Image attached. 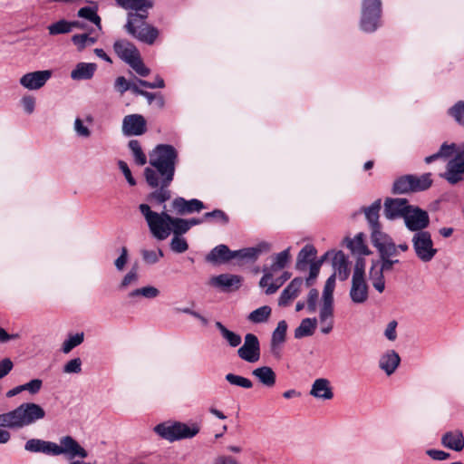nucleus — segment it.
Masks as SVG:
<instances>
[{
	"label": "nucleus",
	"mask_w": 464,
	"mask_h": 464,
	"mask_svg": "<svg viewBox=\"0 0 464 464\" xmlns=\"http://www.w3.org/2000/svg\"><path fill=\"white\" fill-rule=\"evenodd\" d=\"M178 151L169 144H159L150 153V167L145 168L144 177L151 188H155L147 196V200L162 204L171 198L169 189L173 181Z\"/></svg>",
	"instance_id": "f257e3e1"
},
{
	"label": "nucleus",
	"mask_w": 464,
	"mask_h": 464,
	"mask_svg": "<svg viewBox=\"0 0 464 464\" xmlns=\"http://www.w3.org/2000/svg\"><path fill=\"white\" fill-rule=\"evenodd\" d=\"M164 206L160 213L151 210L148 204L142 203L139 209L144 217L152 236L158 240L166 239L172 232L174 236H180L188 232V226L186 219L172 218L169 215Z\"/></svg>",
	"instance_id": "f03ea898"
},
{
	"label": "nucleus",
	"mask_w": 464,
	"mask_h": 464,
	"mask_svg": "<svg viewBox=\"0 0 464 464\" xmlns=\"http://www.w3.org/2000/svg\"><path fill=\"white\" fill-rule=\"evenodd\" d=\"M45 416L44 410L36 403H23L14 410L0 414V427L20 429L29 426Z\"/></svg>",
	"instance_id": "7ed1b4c3"
},
{
	"label": "nucleus",
	"mask_w": 464,
	"mask_h": 464,
	"mask_svg": "<svg viewBox=\"0 0 464 464\" xmlns=\"http://www.w3.org/2000/svg\"><path fill=\"white\" fill-rule=\"evenodd\" d=\"M154 431L162 439L170 442L190 439L199 432L198 424L188 425L179 421H167L154 427Z\"/></svg>",
	"instance_id": "20e7f679"
},
{
	"label": "nucleus",
	"mask_w": 464,
	"mask_h": 464,
	"mask_svg": "<svg viewBox=\"0 0 464 464\" xmlns=\"http://www.w3.org/2000/svg\"><path fill=\"white\" fill-rule=\"evenodd\" d=\"M147 14H128L127 24L125 25L129 34L138 40L152 44L159 35V31L154 26L148 24L145 20Z\"/></svg>",
	"instance_id": "39448f33"
},
{
	"label": "nucleus",
	"mask_w": 464,
	"mask_h": 464,
	"mask_svg": "<svg viewBox=\"0 0 464 464\" xmlns=\"http://www.w3.org/2000/svg\"><path fill=\"white\" fill-rule=\"evenodd\" d=\"M382 1L362 0L360 28L365 33H373L381 26Z\"/></svg>",
	"instance_id": "423d86ee"
},
{
	"label": "nucleus",
	"mask_w": 464,
	"mask_h": 464,
	"mask_svg": "<svg viewBox=\"0 0 464 464\" xmlns=\"http://www.w3.org/2000/svg\"><path fill=\"white\" fill-rule=\"evenodd\" d=\"M411 245L416 257L422 263L430 262L438 253L429 231L414 233L411 237Z\"/></svg>",
	"instance_id": "0eeeda50"
},
{
	"label": "nucleus",
	"mask_w": 464,
	"mask_h": 464,
	"mask_svg": "<svg viewBox=\"0 0 464 464\" xmlns=\"http://www.w3.org/2000/svg\"><path fill=\"white\" fill-rule=\"evenodd\" d=\"M403 220L407 229L414 233L427 231L426 228L430 225L428 212L415 206L410 207Z\"/></svg>",
	"instance_id": "6e6552de"
},
{
	"label": "nucleus",
	"mask_w": 464,
	"mask_h": 464,
	"mask_svg": "<svg viewBox=\"0 0 464 464\" xmlns=\"http://www.w3.org/2000/svg\"><path fill=\"white\" fill-rule=\"evenodd\" d=\"M64 455L72 460L75 458L85 459L88 452L71 436H64L60 439V444L55 443L54 456Z\"/></svg>",
	"instance_id": "1a4fd4ad"
},
{
	"label": "nucleus",
	"mask_w": 464,
	"mask_h": 464,
	"mask_svg": "<svg viewBox=\"0 0 464 464\" xmlns=\"http://www.w3.org/2000/svg\"><path fill=\"white\" fill-rule=\"evenodd\" d=\"M441 177L451 185L464 179V149L447 163L446 171Z\"/></svg>",
	"instance_id": "9d476101"
},
{
	"label": "nucleus",
	"mask_w": 464,
	"mask_h": 464,
	"mask_svg": "<svg viewBox=\"0 0 464 464\" xmlns=\"http://www.w3.org/2000/svg\"><path fill=\"white\" fill-rule=\"evenodd\" d=\"M373 246L378 250L381 258L393 257L398 254V247L392 239L384 232L377 231L371 235Z\"/></svg>",
	"instance_id": "9b49d317"
},
{
	"label": "nucleus",
	"mask_w": 464,
	"mask_h": 464,
	"mask_svg": "<svg viewBox=\"0 0 464 464\" xmlns=\"http://www.w3.org/2000/svg\"><path fill=\"white\" fill-rule=\"evenodd\" d=\"M237 355L247 362H256L260 358V343L253 334L245 335L244 343L237 350Z\"/></svg>",
	"instance_id": "f8f14e48"
},
{
	"label": "nucleus",
	"mask_w": 464,
	"mask_h": 464,
	"mask_svg": "<svg viewBox=\"0 0 464 464\" xmlns=\"http://www.w3.org/2000/svg\"><path fill=\"white\" fill-rule=\"evenodd\" d=\"M53 72L51 70L34 71L24 74L19 83L27 90L36 91L45 85L51 79Z\"/></svg>",
	"instance_id": "ddd939ff"
},
{
	"label": "nucleus",
	"mask_w": 464,
	"mask_h": 464,
	"mask_svg": "<svg viewBox=\"0 0 464 464\" xmlns=\"http://www.w3.org/2000/svg\"><path fill=\"white\" fill-rule=\"evenodd\" d=\"M147 131V122L140 114H130L123 118L122 133L125 136H140Z\"/></svg>",
	"instance_id": "4468645a"
},
{
	"label": "nucleus",
	"mask_w": 464,
	"mask_h": 464,
	"mask_svg": "<svg viewBox=\"0 0 464 464\" xmlns=\"http://www.w3.org/2000/svg\"><path fill=\"white\" fill-rule=\"evenodd\" d=\"M411 205L405 198H386L384 202V216L389 220H394L400 218H404L406 212Z\"/></svg>",
	"instance_id": "2eb2a0df"
},
{
	"label": "nucleus",
	"mask_w": 464,
	"mask_h": 464,
	"mask_svg": "<svg viewBox=\"0 0 464 464\" xmlns=\"http://www.w3.org/2000/svg\"><path fill=\"white\" fill-rule=\"evenodd\" d=\"M242 282V277L237 275L221 274L210 279V285L225 292L237 290Z\"/></svg>",
	"instance_id": "dca6fc26"
},
{
	"label": "nucleus",
	"mask_w": 464,
	"mask_h": 464,
	"mask_svg": "<svg viewBox=\"0 0 464 464\" xmlns=\"http://www.w3.org/2000/svg\"><path fill=\"white\" fill-rule=\"evenodd\" d=\"M263 272L264 275L260 279L259 285L263 288L266 287L265 291L266 295L275 294L278 288L291 277V274L289 272H284L279 278L272 282L273 273L269 271L268 268H264Z\"/></svg>",
	"instance_id": "f3484780"
},
{
	"label": "nucleus",
	"mask_w": 464,
	"mask_h": 464,
	"mask_svg": "<svg viewBox=\"0 0 464 464\" xmlns=\"http://www.w3.org/2000/svg\"><path fill=\"white\" fill-rule=\"evenodd\" d=\"M368 289L365 278H352L349 295L353 303L356 304L365 303L369 297Z\"/></svg>",
	"instance_id": "a211bd4d"
},
{
	"label": "nucleus",
	"mask_w": 464,
	"mask_h": 464,
	"mask_svg": "<svg viewBox=\"0 0 464 464\" xmlns=\"http://www.w3.org/2000/svg\"><path fill=\"white\" fill-rule=\"evenodd\" d=\"M173 208L180 215L199 212L205 208L202 201L197 198L187 200L184 198H176L172 202Z\"/></svg>",
	"instance_id": "6ab92c4d"
},
{
	"label": "nucleus",
	"mask_w": 464,
	"mask_h": 464,
	"mask_svg": "<svg viewBox=\"0 0 464 464\" xmlns=\"http://www.w3.org/2000/svg\"><path fill=\"white\" fill-rule=\"evenodd\" d=\"M309 393L314 398L319 400L327 401L334 398L331 382L326 378H318L314 380Z\"/></svg>",
	"instance_id": "aec40b11"
},
{
	"label": "nucleus",
	"mask_w": 464,
	"mask_h": 464,
	"mask_svg": "<svg viewBox=\"0 0 464 464\" xmlns=\"http://www.w3.org/2000/svg\"><path fill=\"white\" fill-rule=\"evenodd\" d=\"M119 6L125 10L135 11V13H129L128 14H141L148 15V12L154 5L153 0H114Z\"/></svg>",
	"instance_id": "412c9836"
},
{
	"label": "nucleus",
	"mask_w": 464,
	"mask_h": 464,
	"mask_svg": "<svg viewBox=\"0 0 464 464\" xmlns=\"http://www.w3.org/2000/svg\"><path fill=\"white\" fill-rule=\"evenodd\" d=\"M303 285V278H294L281 293L280 297L278 299V304L280 306H286L293 299L296 298L299 295Z\"/></svg>",
	"instance_id": "4be33fe9"
},
{
	"label": "nucleus",
	"mask_w": 464,
	"mask_h": 464,
	"mask_svg": "<svg viewBox=\"0 0 464 464\" xmlns=\"http://www.w3.org/2000/svg\"><path fill=\"white\" fill-rule=\"evenodd\" d=\"M55 442L41 439H30L24 444V450L30 453H43L54 456Z\"/></svg>",
	"instance_id": "5701e85b"
},
{
	"label": "nucleus",
	"mask_w": 464,
	"mask_h": 464,
	"mask_svg": "<svg viewBox=\"0 0 464 464\" xmlns=\"http://www.w3.org/2000/svg\"><path fill=\"white\" fill-rule=\"evenodd\" d=\"M401 357L394 350H388L381 355L379 359V367L388 376L392 375L399 367Z\"/></svg>",
	"instance_id": "b1692460"
},
{
	"label": "nucleus",
	"mask_w": 464,
	"mask_h": 464,
	"mask_svg": "<svg viewBox=\"0 0 464 464\" xmlns=\"http://www.w3.org/2000/svg\"><path fill=\"white\" fill-rule=\"evenodd\" d=\"M113 48L117 55L127 63H130L140 55L138 49L126 40L116 41Z\"/></svg>",
	"instance_id": "393cba45"
},
{
	"label": "nucleus",
	"mask_w": 464,
	"mask_h": 464,
	"mask_svg": "<svg viewBox=\"0 0 464 464\" xmlns=\"http://www.w3.org/2000/svg\"><path fill=\"white\" fill-rule=\"evenodd\" d=\"M286 331L287 324L285 320H282L277 324L276 328L272 334L271 352L277 358L280 357V346L285 341Z\"/></svg>",
	"instance_id": "a878e982"
},
{
	"label": "nucleus",
	"mask_w": 464,
	"mask_h": 464,
	"mask_svg": "<svg viewBox=\"0 0 464 464\" xmlns=\"http://www.w3.org/2000/svg\"><path fill=\"white\" fill-rule=\"evenodd\" d=\"M382 208L381 199L375 200L370 207L364 208L363 212L371 227V235L377 231H382L379 223V212Z\"/></svg>",
	"instance_id": "bb28decb"
},
{
	"label": "nucleus",
	"mask_w": 464,
	"mask_h": 464,
	"mask_svg": "<svg viewBox=\"0 0 464 464\" xmlns=\"http://www.w3.org/2000/svg\"><path fill=\"white\" fill-rule=\"evenodd\" d=\"M441 444L450 450L461 451L464 448V435L459 430L448 431L441 437Z\"/></svg>",
	"instance_id": "cd10ccee"
},
{
	"label": "nucleus",
	"mask_w": 464,
	"mask_h": 464,
	"mask_svg": "<svg viewBox=\"0 0 464 464\" xmlns=\"http://www.w3.org/2000/svg\"><path fill=\"white\" fill-rule=\"evenodd\" d=\"M270 246L266 242H261L253 247L243 248L233 252L235 258L256 260L262 253L268 252Z\"/></svg>",
	"instance_id": "c85d7f7f"
},
{
	"label": "nucleus",
	"mask_w": 464,
	"mask_h": 464,
	"mask_svg": "<svg viewBox=\"0 0 464 464\" xmlns=\"http://www.w3.org/2000/svg\"><path fill=\"white\" fill-rule=\"evenodd\" d=\"M333 267L335 276H337L341 281H344L350 275L348 267V259L343 252L338 251L334 253L333 257Z\"/></svg>",
	"instance_id": "c756f323"
},
{
	"label": "nucleus",
	"mask_w": 464,
	"mask_h": 464,
	"mask_svg": "<svg viewBox=\"0 0 464 464\" xmlns=\"http://www.w3.org/2000/svg\"><path fill=\"white\" fill-rule=\"evenodd\" d=\"M233 252L226 245H218L209 252L206 260L210 263H226L235 258Z\"/></svg>",
	"instance_id": "7c9ffc66"
},
{
	"label": "nucleus",
	"mask_w": 464,
	"mask_h": 464,
	"mask_svg": "<svg viewBox=\"0 0 464 464\" xmlns=\"http://www.w3.org/2000/svg\"><path fill=\"white\" fill-rule=\"evenodd\" d=\"M252 375L256 377L262 385L267 388L274 387L276 382V372L269 366H261L254 369Z\"/></svg>",
	"instance_id": "2f4dec72"
},
{
	"label": "nucleus",
	"mask_w": 464,
	"mask_h": 464,
	"mask_svg": "<svg viewBox=\"0 0 464 464\" xmlns=\"http://www.w3.org/2000/svg\"><path fill=\"white\" fill-rule=\"evenodd\" d=\"M96 69L97 65L93 63H79L71 72V78L75 81L90 80Z\"/></svg>",
	"instance_id": "473e14b6"
},
{
	"label": "nucleus",
	"mask_w": 464,
	"mask_h": 464,
	"mask_svg": "<svg viewBox=\"0 0 464 464\" xmlns=\"http://www.w3.org/2000/svg\"><path fill=\"white\" fill-rule=\"evenodd\" d=\"M92 121L93 118L91 115H87L84 120L79 117L75 118L73 122V130L76 136L82 139H89L92 135L90 125Z\"/></svg>",
	"instance_id": "72a5a7b5"
},
{
	"label": "nucleus",
	"mask_w": 464,
	"mask_h": 464,
	"mask_svg": "<svg viewBox=\"0 0 464 464\" xmlns=\"http://www.w3.org/2000/svg\"><path fill=\"white\" fill-rule=\"evenodd\" d=\"M319 323L321 332L324 334H328L334 328V308L320 306Z\"/></svg>",
	"instance_id": "f704fd0d"
},
{
	"label": "nucleus",
	"mask_w": 464,
	"mask_h": 464,
	"mask_svg": "<svg viewBox=\"0 0 464 464\" xmlns=\"http://www.w3.org/2000/svg\"><path fill=\"white\" fill-rule=\"evenodd\" d=\"M335 274H333L325 282L323 290L321 307L334 308V291L335 288Z\"/></svg>",
	"instance_id": "c9c22d12"
},
{
	"label": "nucleus",
	"mask_w": 464,
	"mask_h": 464,
	"mask_svg": "<svg viewBox=\"0 0 464 464\" xmlns=\"http://www.w3.org/2000/svg\"><path fill=\"white\" fill-rule=\"evenodd\" d=\"M80 26H81L80 22H77V21L69 22V21L62 19L56 23L50 24L47 27V29H48L49 34L57 35V34L70 33V32H72V30L74 27H80Z\"/></svg>",
	"instance_id": "e433bc0d"
},
{
	"label": "nucleus",
	"mask_w": 464,
	"mask_h": 464,
	"mask_svg": "<svg viewBox=\"0 0 464 464\" xmlns=\"http://www.w3.org/2000/svg\"><path fill=\"white\" fill-rule=\"evenodd\" d=\"M215 326L219 331L222 338L231 346V347H237L241 342L242 338L241 336L227 328L221 322L217 321L215 323Z\"/></svg>",
	"instance_id": "4c0bfd02"
},
{
	"label": "nucleus",
	"mask_w": 464,
	"mask_h": 464,
	"mask_svg": "<svg viewBox=\"0 0 464 464\" xmlns=\"http://www.w3.org/2000/svg\"><path fill=\"white\" fill-rule=\"evenodd\" d=\"M346 246L357 255H369L370 251L364 243L363 235L362 233L356 235L354 238H345Z\"/></svg>",
	"instance_id": "58836bf2"
},
{
	"label": "nucleus",
	"mask_w": 464,
	"mask_h": 464,
	"mask_svg": "<svg viewBox=\"0 0 464 464\" xmlns=\"http://www.w3.org/2000/svg\"><path fill=\"white\" fill-rule=\"evenodd\" d=\"M316 255V250L314 246H304L298 254L295 268L299 271H304L311 258Z\"/></svg>",
	"instance_id": "ea45409f"
},
{
	"label": "nucleus",
	"mask_w": 464,
	"mask_h": 464,
	"mask_svg": "<svg viewBox=\"0 0 464 464\" xmlns=\"http://www.w3.org/2000/svg\"><path fill=\"white\" fill-rule=\"evenodd\" d=\"M317 324L316 318L303 319L300 325L295 330V337L300 339L306 336H311Z\"/></svg>",
	"instance_id": "a19ab883"
},
{
	"label": "nucleus",
	"mask_w": 464,
	"mask_h": 464,
	"mask_svg": "<svg viewBox=\"0 0 464 464\" xmlns=\"http://www.w3.org/2000/svg\"><path fill=\"white\" fill-rule=\"evenodd\" d=\"M383 273L384 272H382V270L379 267L377 264H372L369 272V277L372 284V286L379 293H382L385 288Z\"/></svg>",
	"instance_id": "79ce46f5"
},
{
	"label": "nucleus",
	"mask_w": 464,
	"mask_h": 464,
	"mask_svg": "<svg viewBox=\"0 0 464 464\" xmlns=\"http://www.w3.org/2000/svg\"><path fill=\"white\" fill-rule=\"evenodd\" d=\"M272 309L268 305H263L247 315V320L253 324H262L268 321Z\"/></svg>",
	"instance_id": "37998d69"
},
{
	"label": "nucleus",
	"mask_w": 464,
	"mask_h": 464,
	"mask_svg": "<svg viewBox=\"0 0 464 464\" xmlns=\"http://www.w3.org/2000/svg\"><path fill=\"white\" fill-rule=\"evenodd\" d=\"M160 295V290L152 285H147L140 288L134 289L128 294L129 298H136L139 296L153 299Z\"/></svg>",
	"instance_id": "c03bdc74"
},
{
	"label": "nucleus",
	"mask_w": 464,
	"mask_h": 464,
	"mask_svg": "<svg viewBox=\"0 0 464 464\" xmlns=\"http://www.w3.org/2000/svg\"><path fill=\"white\" fill-rule=\"evenodd\" d=\"M412 191H422L429 188L432 184L431 175L425 173L421 176L411 175Z\"/></svg>",
	"instance_id": "a18cd8bd"
},
{
	"label": "nucleus",
	"mask_w": 464,
	"mask_h": 464,
	"mask_svg": "<svg viewBox=\"0 0 464 464\" xmlns=\"http://www.w3.org/2000/svg\"><path fill=\"white\" fill-rule=\"evenodd\" d=\"M128 147L131 151L134 161L138 165L143 166L147 163V157H146L145 153L143 152L139 140H130Z\"/></svg>",
	"instance_id": "49530a36"
},
{
	"label": "nucleus",
	"mask_w": 464,
	"mask_h": 464,
	"mask_svg": "<svg viewBox=\"0 0 464 464\" xmlns=\"http://www.w3.org/2000/svg\"><path fill=\"white\" fill-rule=\"evenodd\" d=\"M290 257V248H286L284 251L276 254L274 257V262L268 270L271 272H276L285 268L288 264Z\"/></svg>",
	"instance_id": "de8ad7c7"
},
{
	"label": "nucleus",
	"mask_w": 464,
	"mask_h": 464,
	"mask_svg": "<svg viewBox=\"0 0 464 464\" xmlns=\"http://www.w3.org/2000/svg\"><path fill=\"white\" fill-rule=\"evenodd\" d=\"M411 175H406L399 178L393 183V192L398 194H404L412 191Z\"/></svg>",
	"instance_id": "09e8293b"
},
{
	"label": "nucleus",
	"mask_w": 464,
	"mask_h": 464,
	"mask_svg": "<svg viewBox=\"0 0 464 464\" xmlns=\"http://www.w3.org/2000/svg\"><path fill=\"white\" fill-rule=\"evenodd\" d=\"M225 380L231 385L240 387L243 389H251L253 382L250 379L235 373H227Z\"/></svg>",
	"instance_id": "8fccbe9b"
},
{
	"label": "nucleus",
	"mask_w": 464,
	"mask_h": 464,
	"mask_svg": "<svg viewBox=\"0 0 464 464\" xmlns=\"http://www.w3.org/2000/svg\"><path fill=\"white\" fill-rule=\"evenodd\" d=\"M78 16L94 24L100 30L102 29L101 17L98 15L96 9L91 6L82 7L78 11Z\"/></svg>",
	"instance_id": "3c124183"
},
{
	"label": "nucleus",
	"mask_w": 464,
	"mask_h": 464,
	"mask_svg": "<svg viewBox=\"0 0 464 464\" xmlns=\"http://www.w3.org/2000/svg\"><path fill=\"white\" fill-rule=\"evenodd\" d=\"M329 252L325 253L324 256L322 257L321 260L316 262H312L310 264L309 267V276L305 279V285L307 287H310L314 283L315 279L317 278L320 271L321 265L324 258H326L329 256Z\"/></svg>",
	"instance_id": "603ef678"
},
{
	"label": "nucleus",
	"mask_w": 464,
	"mask_h": 464,
	"mask_svg": "<svg viewBox=\"0 0 464 464\" xmlns=\"http://www.w3.org/2000/svg\"><path fill=\"white\" fill-rule=\"evenodd\" d=\"M84 339L83 333H78L73 335H70L68 339H66L62 346V351L64 353H70L73 348L80 345Z\"/></svg>",
	"instance_id": "864d4df0"
},
{
	"label": "nucleus",
	"mask_w": 464,
	"mask_h": 464,
	"mask_svg": "<svg viewBox=\"0 0 464 464\" xmlns=\"http://www.w3.org/2000/svg\"><path fill=\"white\" fill-rule=\"evenodd\" d=\"M139 281V274L136 267H132L122 278L119 285L120 290H125L130 285H135Z\"/></svg>",
	"instance_id": "5fc2aeb1"
},
{
	"label": "nucleus",
	"mask_w": 464,
	"mask_h": 464,
	"mask_svg": "<svg viewBox=\"0 0 464 464\" xmlns=\"http://www.w3.org/2000/svg\"><path fill=\"white\" fill-rule=\"evenodd\" d=\"M449 114L462 127H464V101L456 102L449 109Z\"/></svg>",
	"instance_id": "6e6d98bb"
},
{
	"label": "nucleus",
	"mask_w": 464,
	"mask_h": 464,
	"mask_svg": "<svg viewBox=\"0 0 464 464\" xmlns=\"http://www.w3.org/2000/svg\"><path fill=\"white\" fill-rule=\"evenodd\" d=\"M143 261L148 265H154L160 261L163 256V252L160 248L157 250L142 249L140 251Z\"/></svg>",
	"instance_id": "4d7b16f0"
},
{
	"label": "nucleus",
	"mask_w": 464,
	"mask_h": 464,
	"mask_svg": "<svg viewBox=\"0 0 464 464\" xmlns=\"http://www.w3.org/2000/svg\"><path fill=\"white\" fill-rule=\"evenodd\" d=\"M72 43L82 51L87 46L92 45L96 42V38L87 34H75L72 38Z\"/></svg>",
	"instance_id": "13d9d810"
},
{
	"label": "nucleus",
	"mask_w": 464,
	"mask_h": 464,
	"mask_svg": "<svg viewBox=\"0 0 464 464\" xmlns=\"http://www.w3.org/2000/svg\"><path fill=\"white\" fill-rule=\"evenodd\" d=\"M188 245L187 240L180 236H174L170 241V249L178 254L184 253L188 250Z\"/></svg>",
	"instance_id": "bf43d9fd"
},
{
	"label": "nucleus",
	"mask_w": 464,
	"mask_h": 464,
	"mask_svg": "<svg viewBox=\"0 0 464 464\" xmlns=\"http://www.w3.org/2000/svg\"><path fill=\"white\" fill-rule=\"evenodd\" d=\"M82 362L80 358H74L70 361H68L63 365V372L67 374H77L82 372Z\"/></svg>",
	"instance_id": "052dcab7"
},
{
	"label": "nucleus",
	"mask_w": 464,
	"mask_h": 464,
	"mask_svg": "<svg viewBox=\"0 0 464 464\" xmlns=\"http://www.w3.org/2000/svg\"><path fill=\"white\" fill-rule=\"evenodd\" d=\"M139 75L145 77L149 75L150 69L145 66L140 59V56H137L130 63H128Z\"/></svg>",
	"instance_id": "680f3d73"
},
{
	"label": "nucleus",
	"mask_w": 464,
	"mask_h": 464,
	"mask_svg": "<svg viewBox=\"0 0 464 464\" xmlns=\"http://www.w3.org/2000/svg\"><path fill=\"white\" fill-rule=\"evenodd\" d=\"M23 392L26 391L30 394L34 395L40 392L43 387V381L40 379H33L30 382L22 384Z\"/></svg>",
	"instance_id": "e2e57ef3"
},
{
	"label": "nucleus",
	"mask_w": 464,
	"mask_h": 464,
	"mask_svg": "<svg viewBox=\"0 0 464 464\" xmlns=\"http://www.w3.org/2000/svg\"><path fill=\"white\" fill-rule=\"evenodd\" d=\"M319 293L316 289L312 288L307 295V309L310 313H314L317 308Z\"/></svg>",
	"instance_id": "0e129e2a"
},
{
	"label": "nucleus",
	"mask_w": 464,
	"mask_h": 464,
	"mask_svg": "<svg viewBox=\"0 0 464 464\" xmlns=\"http://www.w3.org/2000/svg\"><path fill=\"white\" fill-rule=\"evenodd\" d=\"M24 111L27 114H32L35 108V98L31 95H25L21 99Z\"/></svg>",
	"instance_id": "69168bd1"
},
{
	"label": "nucleus",
	"mask_w": 464,
	"mask_h": 464,
	"mask_svg": "<svg viewBox=\"0 0 464 464\" xmlns=\"http://www.w3.org/2000/svg\"><path fill=\"white\" fill-rule=\"evenodd\" d=\"M128 250L125 246L121 247L120 256L114 261V266L118 271H122L128 262Z\"/></svg>",
	"instance_id": "338daca9"
},
{
	"label": "nucleus",
	"mask_w": 464,
	"mask_h": 464,
	"mask_svg": "<svg viewBox=\"0 0 464 464\" xmlns=\"http://www.w3.org/2000/svg\"><path fill=\"white\" fill-rule=\"evenodd\" d=\"M213 464H241V462L231 455H219L214 459Z\"/></svg>",
	"instance_id": "774afa93"
}]
</instances>
